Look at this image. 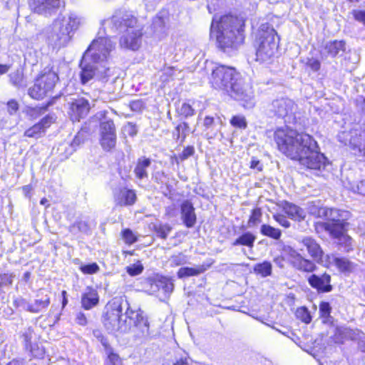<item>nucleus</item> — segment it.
<instances>
[{"instance_id":"nucleus-38","label":"nucleus","mask_w":365,"mask_h":365,"mask_svg":"<svg viewBox=\"0 0 365 365\" xmlns=\"http://www.w3.org/2000/svg\"><path fill=\"white\" fill-rule=\"evenodd\" d=\"M43 129L42 128V125L41 124H35L30 128L27 129L24 135L28 138H38L41 136L42 133H43Z\"/></svg>"},{"instance_id":"nucleus-46","label":"nucleus","mask_w":365,"mask_h":365,"mask_svg":"<svg viewBox=\"0 0 365 365\" xmlns=\"http://www.w3.org/2000/svg\"><path fill=\"white\" fill-rule=\"evenodd\" d=\"M99 269V267L96 263H92L81 267V270L84 274H92L96 273Z\"/></svg>"},{"instance_id":"nucleus-2","label":"nucleus","mask_w":365,"mask_h":365,"mask_svg":"<svg viewBox=\"0 0 365 365\" xmlns=\"http://www.w3.org/2000/svg\"><path fill=\"white\" fill-rule=\"evenodd\" d=\"M210 83L216 90L222 91L230 97L244 101L247 106H252L253 91L248 83H245L240 74L232 68L218 66L212 69Z\"/></svg>"},{"instance_id":"nucleus-36","label":"nucleus","mask_w":365,"mask_h":365,"mask_svg":"<svg viewBox=\"0 0 365 365\" xmlns=\"http://www.w3.org/2000/svg\"><path fill=\"white\" fill-rule=\"evenodd\" d=\"M255 273L260 274L262 277H267L272 273V264L269 262H264L256 264L254 267Z\"/></svg>"},{"instance_id":"nucleus-32","label":"nucleus","mask_w":365,"mask_h":365,"mask_svg":"<svg viewBox=\"0 0 365 365\" xmlns=\"http://www.w3.org/2000/svg\"><path fill=\"white\" fill-rule=\"evenodd\" d=\"M49 304L50 297L48 294H46L44 297L36 299L34 303L28 304L27 309L31 312L38 313L46 309Z\"/></svg>"},{"instance_id":"nucleus-40","label":"nucleus","mask_w":365,"mask_h":365,"mask_svg":"<svg viewBox=\"0 0 365 365\" xmlns=\"http://www.w3.org/2000/svg\"><path fill=\"white\" fill-rule=\"evenodd\" d=\"M297 317L306 324H309L311 320V316L308 309L305 307H299L296 312Z\"/></svg>"},{"instance_id":"nucleus-24","label":"nucleus","mask_w":365,"mask_h":365,"mask_svg":"<svg viewBox=\"0 0 365 365\" xmlns=\"http://www.w3.org/2000/svg\"><path fill=\"white\" fill-rule=\"evenodd\" d=\"M181 218L185 225L188 227H192L196 222V215L192 204L188 200L184 201L180 206Z\"/></svg>"},{"instance_id":"nucleus-43","label":"nucleus","mask_w":365,"mask_h":365,"mask_svg":"<svg viewBox=\"0 0 365 365\" xmlns=\"http://www.w3.org/2000/svg\"><path fill=\"white\" fill-rule=\"evenodd\" d=\"M170 264L172 266H179L187 262V257L182 253L173 255L170 258Z\"/></svg>"},{"instance_id":"nucleus-14","label":"nucleus","mask_w":365,"mask_h":365,"mask_svg":"<svg viewBox=\"0 0 365 365\" xmlns=\"http://www.w3.org/2000/svg\"><path fill=\"white\" fill-rule=\"evenodd\" d=\"M326 231L329 235L336 240L337 244L344 249L345 252H350L353 250L354 242V240L346 234V227L340 225H327Z\"/></svg>"},{"instance_id":"nucleus-19","label":"nucleus","mask_w":365,"mask_h":365,"mask_svg":"<svg viewBox=\"0 0 365 365\" xmlns=\"http://www.w3.org/2000/svg\"><path fill=\"white\" fill-rule=\"evenodd\" d=\"M322 265L326 267L336 266L340 272H351L354 269V264L345 257H339L334 254L326 255Z\"/></svg>"},{"instance_id":"nucleus-28","label":"nucleus","mask_w":365,"mask_h":365,"mask_svg":"<svg viewBox=\"0 0 365 365\" xmlns=\"http://www.w3.org/2000/svg\"><path fill=\"white\" fill-rule=\"evenodd\" d=\"M361 332L359 329H351L348 327H338L336 329V335L338 336L340 340H356L361 338Z\"/></svg>"},{"instance_id":"nucleus-8","label":"nucleus","mask_w":365,"mask_h":365,"mask_svg":"<svg viewBox=\"0 0 365 365\" xmlns=\"http://www.w3.org/2000/svg\"><path fill=\"white\" fill-rule=\"evenodd\" d=\"M115 48V43L108 37H98L94 39L83 56L86 60H91L99 66H106L110 52Z\"/></svg>"},{"instance_id":"nucleus-16","label":"nucleus","mask_w":365,"mask_h":365,"mask_svg":"<svg viewBox=\"0 0 365 365\" xmlns=\"http://www.w3.org/2000/svg\"><path fill=\"white\" fill-rule=\"evenodd\" d=\"M323 214L327 218V221L322 223L321 226L326 230L327 225H340L346 227L348 223L346 220L349 217V212L334 208H325L322 210Z\"/></svg>"},{"instance_id":"nucleus-23","label":"nucleus","mask_w":365,"mask_h":365,"mask_svg":"<svg viewBox=\"0 0 365 365\" xmlns=\"http://www.w3.org/2000/svg\"><path fill=\"white\" fill-rule=\"evenodd\" d=\"M24 341L25 347L27 350H29L32 356L37 358H41L44 355V350L38 346L34 343L36 336L33 329L29 328L23 334Z\"/></svg>"},{"instance_id":"nucleus-44","label":"nucleus","mask_w":365,"mask_h":365,"mask_svg":"<svg viewBox=\"0 0 365 365\" xmlns=\"http://www.w3.org/2000/svg\"><path fill=\"white\" fill-rule=\"evenodd\" d=\"M123 132L125 135L133 137L136 135L138 133V128L135 124L132 123H128L123 126Z\"/></svg>"},{"instance_id":"nucleus-60","label":"nucleus","mask_w":365,"mask_h":365,"mask_svg":"<svg viewBox=\"0 0 365 365\" xmlns=\"http://www.w3.org/2000/svg\"><path fill=\"white\" fill-rule=\"evenodd\" d=\"M76 321L77 324L81 326H85L87 324V319L85 314L81 312L77 314Z\"/></svg>"},{"instance_id":"nucleus-61","label":"nucleus","mask_w":365,"mask_h":365,"mask_svg":"<svg viewBox=\"0 0 365 365\" xmlns=\"http://www.w3.org/2000/svg\"><path fill=\"white\" fill-rule=\"evenodd\" d=\"M193 153H194V148L192 147H187L182 151V158L183 159L187 158L188 157L192 155Z\"/></svg>"},{"instance_id":"nucleus-34","label":"nucleus","mask_w":365,"mask_h":365,"mask_svg":"<svg viewBox=\"0 0 365 365\" xmlns=\"http://www.w3.org/2000/svg\"><path fill=\"white\" fill-rule=\"evenodd\" d=\"M261 233L274 240H279L282 235L281 230L269 225H262L260 229Z\"/></svg>"},{"instance_id":"nucleus-31","label":"nucleus","mask_w":365,"mask_h":365,"mask_svg":"<svg viewBox=\"0 0 365 365\" xmlns=\"http://www.w3.org/2000/svg\"><path fill=\"white\" fill-rule=\"evenodd\" d=\"M102 345L105 348V352L107 355L106 365H123L122 361L119 356L113 352V349L109 346L108 341L105 339H101Z\"/></svg>"},{"instance_id":"nucleus-55","label":"nucleus","mask_w":365,"mask_h":365,"mask_svg":"<svg viewBox=\"0 0 365 365\" xmlns=\"http://www.w3.org/2000/svg\"><path fill=\"white\" fill-rule=\"evenodd\" d=\"M53 122V118L48 115L43 118L38 124H41L42 125V128L45 132L46 128L49 127Z\"/></svg>"},{"instance_id":"nucleus-33","label":"nucleus","mask_w":365,"mask_h":365,"mask_svg":"<svg viewBox=\"0 0 365 365\" xmlns=\"http://www.w3.org/2000/svg\"><path fill=\"white\" fill-rule=\"evenodd\" d=\"M206 270L204 265H200L196 267H181L178 272V277L179 278H184L187 277L196 276Z\"/></svg>"},{"instance_id":"nucleus-17","label":"nucleus","mask_w":365,"mask_h":365,"mask_svg":"<svg viewBox=\"0 0 365 365\" xmlns=\"http://www.w3.org/2000/svg\"><path fill=\"white\" fill-rule=\"evenodd\" d=\"M110 23L117 29L125 27L126 29H132L135 27H142L136 17L131 12L125 11H116L112 16Z\"/></svg>"},{"instance_id":"nucleus-59","label":"nucleus","mask_w":365,"mask_h":365,"mask_svg":"<svg viewBox=\"0 0 365 365\" xmlns=\"http://www.w3.org/2000/svg\"><path fill=\"white\" fill-rule=\"evenodd\" d=\"M354 16L356 20L363 23L365 25V11H354Z\"/></svg>"},{"instance_id":"nucleus-1","label":"nucleus","mask_w":365,"mask_h":365,"mask_svg":"<svg viewBox=\"0 0 365 365\" xmlns=\"http://www.w3.org/2000/svg\"><path fill=\"white\" fill-rule=\"evenodd\" d=\"M274 139L279 151L308 169L320 171L326 167L327 158L311 135L284 126L274 131Z\"/></svg>"},{"instance_id":"nucleus-37","label":"nucleus","mask_w":365,"mask_h":365,"mask_svg":"<svg viewBox=\"0 0 365 365\" xmlns=\"http://www.w3.org/2000/svg\"><path fill=\"white\" fill-rule=\"evenodd\" d=\"M10 79L12 84L18 88H24L26 86V81L19 71L11 73Z\"/></svg>"},{"instance_id":"nucleus-39","label":"nucleus","mask_w":365,"mask_h":365,"mask_svg":"<svg viewBox=\"0 0 365 365\" xmlns=\"http://www.w3.org/2000/svg\"><path fill=\"white\" fill-rule=\"evenodd\" d=\"M230 124L237 128L245 129L247 128V120L242 115H235L230 120Z\"/></svg>"},{"instance_id":"nucleus-54","label":"nucleus","mask_w":365,"mask_h":365,"mask_svg":"<svg viewBox=\"0 0 365 365\" xmlns=\"http://www.w3.org/2000/svg\"><path fill=\"white\" fill-rule=\"evenodd\" d=\"M274 218L279 224L286 228L290 226V222L287 220L286 217L282 215H274Z\"/></svg>"},{"instance_id":"nucleus-11","label":"nucleus","mask_w":365,"mask_h":365,"mask_svg":"<svg viewBox=\"0 0 365 365\" xmlns=\"http://www.w3.org/2000/svg\"><path fill=\"white\" fill-rule=\"evenodd\" d=\"M100 144L106 151H110L116 144V130L115 124L111 119L104 118L100 123Z\"/></svg>"},{"instance_id":"nucleus-7","label":"nucleus","mask_w":365,"mask_h":365,"mask_svg":"<svg viewBox=\"0 0 365 365\" xmlns=\"http://www.w3.org/2000/svg\"><path fill=\"white\" fill-rule=\"evenodd\" d=\"M58 80V76L53 68L46 67L36 78L34 84L29 88L28 93L34 99H43L49 95Z\"/></svg>"},{"instance_id":"nucleus-58","label":"nucleus","mask_w":365,"mask_h":365,"mask_svg":"<svg viewBox=\"0 0 365 365\" xmlns=\"http://www.w3.org/2000/svg\"><path fill=\"white\" fill-rule=\"evenodd\" d=\"M250 167L251 169L257 170V171L262 170V164L255 158L252 159Z\"/></svg>"},{"instance_id":"nucleus-29","label":"nucleus","mask_w":365,"mask_h":365,"mask_svg":"<svg viewBox=\"0 0 365 365\" xmlns=\"http://www.w3.org/2000/svg\"><path fill=\"white\" fill-rule=\"evenodd\" d=\"M345 51V43L343 41H332L324 46L325 53L331 57H335Z\"/></svg>"},{"instance_id":"nucleus-13","label":"nucleus","mask_w":365,"mask_h":365,"mask_svg":"<svg viewBox=\"0 0 365 365\" xmlns=\"http://www.w3.org/2000/svg\"><path fill=\"white\" fill-rule=\"evenodd\" d=\"M143 27H135L132 29H126L119 40L121 48L131 51H137L140 47Z\"/></svg>"},{"instance_id":"nucleus-9","label":"nucleus","mask_w":365,"mask_h":365,"mask_svg":"<svg viewBox=\"0 0 365 365\" xmlns=\"http://www.w3.org/2000/svg\"><path fill=\"white\" fill-rule=\"evenodd\" d=\"M81 68V80L83 84L88 83L94 78L102 81H107L111 73L110 68L106 66H99L91 60L86 61L85 56H83Z\"/></svg>"},{"instance_id":"nucleus-20","label":"nucleus","mask_w":365,"mask_h":365,"mask_svg":"<svg viewBox=\"0 0 365 365\" xmlns=\"http://www.w3.org/2000/svg\"><path fill=\"white\" fill-rule=\"evenodd\" d=\"M299 242L307 249L309 256L313 259L322 264V260H324L325 255L321 246L315 239L311 237H304L299 240Z\"/></svg>"},{"instance_id":"nucleus-5","label":"nucleus","mask_w":365,"mask_h":365,"mask_svg":"<svg viewBox=\"0 0 365 365\" xmlns=\"http://www.w3.org/2000/svg\"><path fill=\"white\" fill-rule=\"evenodd\" d=\"M279 38L277 31L268 24H263L256 36V61L266 66L277 58Z\"/></svg>"},{"instance_id":"nucleus-64","label":"nucleus","mask_w":365,"mask_h":365,"mask_svg":"<svg viewBox=\"0 0 365 365\" xmlns=\"http://www.w3.org/2000/svg\"><path fill=\"white\" fill-rule=\"evenodd\" d=\"M81 143V134L78 133V135L73 139L72 145H79Z\"/></svg>"},{"instance_id":"nucleus-51","label":"nucleus","mask_w":365,"mask_h":365,"mask_svg":"<svg viewBox=\"0 0 365 365\" xmlns=\"http://www.w3.org/2000/svg\"><path fill=\"white\" fill-rule=\"evenodd\" d=\"M306 65L313 71H318L321 67L319 61L314 58H308Z\"/></svg>"},{"instance_id":"nucleus-26","label":"nucleus","mask_w":365,"mask_h":365,"mask_svg":"<svg viewBox=\"0 0 365 365\" xmlns=\"http://www.w3.org/2000/svg\"><path fill=\"white\" fill-rule=\"evenodd\" d=\"M283 210L294 220L302 221L306 217L305 211L300 207L291 202H285L283 205Z\"/></svg>"},{"instance_id":"nucleus-12","label":"nucleus","mask_w":365,"mask_h":365,"mask_svg":"<svg viewBox=\"0 0 365 365\" xmlns=\"http://www.w3.org/2000/svg\"><path fill=\"white\" fill-rule=\"evenodd\" d=\"M68 115L73 122L80 121L88 113L90 105L88 100L83 98H71L68 102Z\"/></svg>"},{"instance_id":"nucleus-15","label":"nucleus","mask_w":365,"mask_h":365,"mask_svg":"<svg viewBox=\"0 0 365 365\" xmlns=\"http://www.w3.org/2000/svg\"><path fill=\"white\" fill-rule=\"evenodd\" d=\"M287 251L288 260L295 269L305 272H312L316 269L315 264L312 260L304 257L296 250L289 247Z\"/></svg>"},{"instance_id":"nucleus-18","label":"nucleus","mask_w":365,"mask_h":365,"mask_svg":"<svg viewBox=\"0 0 365 365\" xmlns=\"http://www.w3.org/2000/svg\"><path fill=\"white\" fill-rule=\"evenodd\" d=\"M294 102L287 98H282L272 101L270 110L279 117L284 118L294 113L296 109Z\"/></svg>"},{"instance_id":"nucleus-47","label":"nucleus","mask_w":365,"mask_h":365,"mask_svg":"<svg viewBox=\"0 0 365 365\" xmlns=\"http://www.w3.org/2000/svg\"><path fill=\"white\" fill-rule=\"evenodd\" d=\"M123 237L125 243L130 245L136 242L137 240L133 232L129 229H126L123 232Z\"/></svg>"},{"instance_id":"nucleus-21","label":"nucleus","mask_w":365,"mask_h":365,"mask_svg":"<svg viewBox=\"0 0 365 365\" xmlns=\"http://www.w3.org/2000/svg\"><path fill=\"white\" fill-rule=\"evenodd\" d=\"M113 197L116 205L120 206L133 205L137 200L135 190L125 187L116 189L113 193Z\"/></svg>"},{"instance_id":"nucleus-6","label":"nucleus","mask_w":365,"mask_h":365,"mask_svg":"<svg viewBox=\"0 0 365 365\" xmlns=\"http://www.w3.org/2000/svg\"><path fill=\"white\" fill-rule=\"evenodd\" d=\"M80 25L81 19L75 14L59 16L53 22L48 38L56 46H65Z\"/></svg>"},{"instance_id":"nucleus-35","label":"nucleus","mask_w":365,"mask_h":365,"mask_svg":"<svg viewBox=\"0 0 365 365\" xmlns=\"http://www.w3.org/2000/svg\"><path fill=\"white\" fill-rule=\"evenodd\" d=\"M255 240V237L252 234H251L250 232H246L240 237H238L235 242H233L232 245L234 246L240 245H246L252 247L253 246Z\"/></svg>"},{"instance_id":"nucleus-10","label":"nucleus","mask_w":365,"mask_h":365,"mask_svg":"<svg viewBox=\"0 0 365 365\" xmlns=\"http://www.w3.org/2000/svg\"><path fill=\"white\" fill-rule=\"evenodd\" d=\"M338 140L348 145L356 155L365 157V131L353 129L341 131L337 135Z\"/></svg>"},{"instance_id":"nucleus-3","label":"nucleus","mask_w":365,"mask_h":365,"mask_svg":"<svg viewBox=\"0 0 365 365\" xmlns=\"http://www.w3.org/2000/svg\"><path fill=\"white\" fill-rule=\"evenodd\" d=\"M123 301L122 297H115L106 304L103 315V324L106 329L113 334L126 333L131 329L132 325L142 322L143 330L147 331L150 329L149 322L140 309L135 310L130 307H127L125 319H123Z\"/></svg>"},{"instance_id":"nucleus-48","label":"nucleus","mask_w":365,"mask_h":365,"mask_svg":"<svg viewBox=\"0 0 365 365\" xmlns=\"http://www.w3.org/2000/svg\"><path fill=\"white\" fill-rule=\"evenodd\" d=\"M13 282V275L11 274H0V288L3 286L10 285Z\"/></svg>"},{"instance_id":"nucleus-4","label":"nucleus","mask_w":365,"mask_h":365,"mask_svg":"<svg viewBox=\"0 0 365 365\" xmlns=\"http://www.w3.org/2000/svg\"><path fill=\"white\" fill-rule=\"evenodd\" d=\"M243 26L242 19L236 16L227 15L219 21L215 18L210 28V36L224 51L236 48L244 40Z\"/></svg>"},{"instance_id":"nucleus-56","label":"nucleus","mask_w":365,"mask_h":365,"mask_svg":"<svg viewBox=\"0 0 365 365\" xmlns=\"http://www.w3.org/2000/svg\"><path fill=\"white\" fill-rule=\"evenodd\" d=\"M7 106H8V111L11 115L15 113L19 110V104L14 100H11V101H9L7 103Z\"/></svg>"},{"instance_id":"nucleus-25","label":"nucleus","mask_w":365,"mask_h":365,"mask_svg":"<svg viewBox=\"0 0 365 365\" xmlns=\"http://www.w3.org/2000/svg\"><path fill=\"white\" fill-rule=\"evenodd\" d=\"M61 0H30L31 9L38 14H44L50 10L57 8Z\"/></svg>"},{"instance_id":"nucleus-52","label":"nucleus","mask_w":365,"mask_h":365,"mask_svg":"<svg viewBox=\"0 0 365 365\" xmlns=\"http://www.w3.org/2000/svg\"><path fill=\"white\" fill-rule=\"evenodd\" d=\"M319 312L321 316L323 317H327L331 312V307L328 302H323L319 305Z\"/></svg>"},{"instance_id":"nucleus-41","label":"nucleus","mask_w":365,"mask_h":365,"mask_svg":"<svg viewBox=\"0 0 365 365\" xmlns=\"http://www.w3.org/2000/svg\"><path fill=\"white\" fill-rule=\"evenodd\" d=\"M155 230L160 237L165 239L171 230V227L168 225H155Z\"/></svg>"},{"instance_id":"nucleus-27","label":"nucleus","mask_w":365,"mask_h":365,"mask_svg":"<svg viewBox=\"0 0 365 365\" xmlns=\"http://www.w3.org/2000/svg\"><path fill=\"white\" fill-rule=\"evenodd\" d=\"M151 164V160L145 157L139 158L134 168V174L139 180H143L148 178V169Z\"/></svg>"},{"instance_id":"nucleus-22","label":"nucleus","mask_w":365,"mask_h":365,"mask_svg":"<svg viewBox=\"0 0 365 365\" xmlns=\"http://www.w3.org/2000/svg\"><path fill=\"white\" fill-rule=\"evenodd\" d=\"M308 282L319 292H329L332 290L331 276L327 273L321 275L313 274L308 278Z\"/></svg>"},{"instance_id":"nucleus-63","label":"nucleus","mask_w":365,"mask_h":365,"mask_svg":"<svg viewBox=\"0 0 365 365\" xmlns=\"http://www.w3.org/2000/svg\"><path fill=\"white\" fill-rule=\"evenodd\" d=\"M9 66L5 64H0V74H4L8 72Z\"/></svg>"},{"instance_id":"nucleus-30","label":"nucleus","mask_w":365,"mask_h":365,"mask_svg":"<svg viewBox=\"0 0 365 365\" xmlns=\"http://www.w3.org/2000/svg\"><path fill=\"white\" fill-rule=\"evenodd\" d=\"M99 301L98 294L94 289H89L84 293L81 298V303L83 308L90 309L98 304Z\"/></svg>"},{"instance_id":"nucleus-57","label":"nucleus","mask_w":365,"mask_h":365,"mask_svg":"<svg viewBox=\"0 0 365 365\" xmlns=\"http://www.w3.org/2000/svg\"><path fill=\"white\" fill-rule=\"evenodd\" d=\"M215 125L214 118L210 116H206L203 121L205 130L212 129Z\"/></svg>"},{"instance_id":"nucleus-45","label":"nucleus","mask_w":365,"mask_h":365,"mask_svg":"<svg viewBox=\"0 0 365 365\" xmlns=\"http://www.w3.org/2000/svg\"><path fill=\"white\" fill-rule=\"evenodd\" d=\"M262 212L260 209L256 208L252 210V215L249 219L250 225H255L260 222Z\"/></svg>"},{"instance_id":"nucleus-49","label":"nucleus","mask_w":365,"mask_h":365,"mask_svg":"<svg viewBox=\"0 0 365 365\" xmlns=\"http://www.w3.org/2000/svg\"><path fill=\"white\" fill-rule=\"evenodd\" d=\"M180 113L181 115L187 117L194 114V110L190 104L185 103L180 107Z\"/></svg>"},{"instance_id":"nucleus-53","label":"nucleus","mask_w":365,"mask_h":365,"mask_svg":"<svg viewBox=\"0 0 365 365\" xmlns=\"http://www.w3.org/2000/svg\"><path fill=\"white\" fill-rule=\"evenodd\" d=\"M351 189L354 192L365 195V179L354 185Z\"/></svg>"},{"instance_id":"nucleus-50","label":"nucleus","mask_w":365,"mask_h":365,"mask_svg":"<svg viewBox=\"0 0 365 365\" xmlns=\"http://www.w3.org/2000/svg\"><path fill=\"white\" fill-rule=\"evenodd\" d=\"M130 107L132 110L136 111V112H140L144 108L145 103L142 100L138 99V100L132 101L130 103Z\"/></svg>"},{"instance_id":"nucleus-62","label":"nucleus","mask_w":365,"mask_h":365,"mask_svg":"<svg viewBox=\"0 0 365 365\" xmlns=\"http://www.w3.org/2000/svg\"><path fill=\"white\" fill-rule=\"evenodd\" d=\"M143 325L144 324L142 323V322H140L139 323V324H135L134 327L135 328H137L138 329H139V331L141 332V334L143 335L147 336V335H148L150 334V331H149V329L147 331H144L143 330Z\"/></svg>"},{"instance_id":"nucleus-42","label":"nucleus","mask_w":365,"mask_h":365,"mask_svg":"<svg viewBox=\"0 0 365 365\" xmlns=\"http://www.w3.org/2000/svg\"><path fill=\"white\" fill-rule=\"evenodd\" d=\"M127 272L130 276H136L142 273L143 271V266L140 262L132 264L126 267Z\"/></svg>"}]
</instances>
